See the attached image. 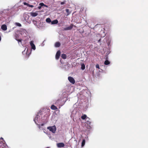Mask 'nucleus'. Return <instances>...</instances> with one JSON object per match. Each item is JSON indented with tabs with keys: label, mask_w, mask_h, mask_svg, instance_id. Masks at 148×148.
<instances>
[{
	"label": "nucleus",
	"mask_w": 148,
	"mask_h": 148,
	"mask_svg": "<svg viewBox=\"0 0 148 148\" xmlns=\"http://www.w3.org/2000/svg\"><path fill=\"white\" fill-rule=\"evenodd\" d=\"M47 129L49 130L51 132L53 133H54L56 130V127L55 125L53 126L48 127Z\"/></svg>",
	"instance_id": "1"
},
{
	"label": "nucleus",
	"mask_w": 148,
	"mask_h": 148,
	"mask_svg": "<svg viewBox=\"0 0 148 148\" xmlns=\"http://www.w3.org/2000/svg\"><path fill=\"white\" fill-rule=\"evenodd\" d=\"M5 141L3 140V138H0V146L3 148L5 145Z\"/></svg>",
	"instance_id": "2"
},
{
	"label": "nucleus",
	"mask_w": 148,
	"mask_h": 148,
	"mask_svg": "<svg viewBox=\"0 0 148 148\" xmlns=\"http://www.w3.org/2000/svg\"><path fill=\"white\" fill-rule=\"evenodd\" d=\"M68 79L70 82L74 84L75 83V81L74 78L71 76H69L68 77Z\"/></svg>",
	"instance_id": "3"
},
{
	"label": "nucleus",
	"mask_w": 148,
	"mask_h": 148,
	"mask_svg": "<svg viewBox=\"0 0 148 148\" xmlns=\"http://www.w3.org/2000/svg\"><path fill=\"white\" fill-rule=\"evenodd\" d=\"M60 50L58 51L56 54V59H58L59 58L60 55Z\"/></svg>",
	"instance_id": "4"
},
{
	"label": "nucleus",
	"mask_w": 148,
	"mask_h": 148,
	"mask_svg": "<svg viewBox=\"0 0 148 148\" xmlns=\"http://www.w3.org/2000/svg\"><path fill=\"white\" fill-rule=\"evenodd\" d=\"M38 11H36L35 12H31L30 13L31 16L32 17H35L38 15Z\"/></svg>",
	"instance_id": "5"
},
{
	"label": "nucleus",
	"mask_w": 148,
	"mask_h": 148,
	"mask_svg": "<svg viewBox=\"0 0 148 148\" xmlns=\"http://www.w3.org/2000/svg\"><path fill=\"white\" fill-rule=\"evenodd\" d=\"M73 26V25L72 24H71L69 26L64 28V29L65 30H71L72 29Z\"/></svg>",
	"instance_id": "6"
},
{
	"label": "nucleus",
	"mask_w": 148,
	"mask_h": 148,
	"mask_svg": "<svg viewBox=\"0 0 148 148\" xmlns=\"http://www.w3.org/2000/svg\"><path fill=\"white\" fill-rule=\"evenodd\" d=\"M57 146L58 147H63L64 146V144L63 143H60L57 144Z\"/></svg>",
	"instance_id": "7"
},
{
	"label": "nucleus",
	"mask_w": 148,
	"mask_h": 148,
	"mask_svg": "<svg viewBox=\"0 0 148 148\" xmlns=\"http://www.w3.org/2000/svg\"><path fill=\"white\" fill-rule=\"evenodd\" d=\"M30 44L32 47V49L34 50H35L36 49V47L33 43V41H31L30 42Z\"/></svg>",
	"instance_id": "8"
},
{
	"label": "nucleus",
	"mask_w": 148,
	"mask_h": 148,
	"mask_svg": "<svg viewBox=\"0 0 148 148\" xmlns=\"http://www.w3.org/2000/svg\"><path fill=\"white\" fill-rule=\"evenodd\" d=\"M1 29L3 31L6 30L7 29V26L5 24L2 25L1 26Z\"/></svg>",
	"instance_id": "9"
},
{
	"label": "nucleus",
	"mask_w": 148,
	"mask_h": 148,
	"mask_svg": "<svg viewBox=\"0 0 148 148\" xmlns=\"http://www.w3.org/2000/svg\"><path fill=\"white\" fill-rule=\"evenodd\" d=\"M61 45L60 43L59 42H56L55 45V46L56 47H59Z\"/></svg>",
	"instance_id": "10"
},
{
	"label": "nucleus",
	"mask_w": 148,
	"mask_h": 148,
	"mask_svg": "<svg viewBox=\"0 0 148 148\" xmlns=\"http://www.w3.org/2000/svg\"><path fill=\"white\" fill-rule=\"evenodd\" d=\"M51 108L53 110H56L58 109L54 105H52L51 106Z\"/></svg>",
	"instance_id": "11"
},
{
	"label": "nucleus",
	"mask_w": 148,
	"mask_h": 148,
	"mask_svg": "<svg viewBox=\"0 0 148 148\" xmlns=\"http://www.w3.org/2000/svg\"><path fill=\"white\" fill-rule=\"evenodd\" d=\"M58 23V21L57 20H55L51 22V24H55Z\"/></svg>",
	"instance_id": "12"
},
{
	"label": "nucleus",
	"mask_w": 148,
	"mask_h": 148,
	"mask_svg": "<svg viewBox=\"0 0 148 148\" xmlns=\"http://www.w3.org/2000/svg\"><path fill=\"white\" fill-rule=\"evenodd\" d=\"M39 5H40L41 7H42L43 6H45L47 8L48 7V6L45 5L43 3H39Z\"/></svg>",
	"instance_id": "13"
},
{
	"label": "nucleus",
	"mask_w": 148,
	"mask_h": 148,
	"mask_svg": "<svg viewBox=\"0 0 148 148\" xmlns=\"http://www.w3.org/2000/svg\"><path fill=\"white\" fill-rule=\"evenodd\" d=\"M61 57L63 59H66V56L65 54H62L61 55Z\"/></svg>",
	"instance_id": "14"
},
{
	"label": "nucleus",
	"mask_w": 148,
	"mask_h": 148,
	"mask_svg": "<svg viewBox=\"0 0 148 148\" xmlns=\"http://www.w3.org/2000/svg\"><path fill=\"white\" fill-rule=\"evenodd\" d=\"M110 64V62L108 60H106L104 62V64L106 65H108Z\"/></svg>",
	"instance_id": "15"
},
{
	"label": "nucleus",
	"mask_w": 148,
	"mask_h": 148,
	"mask_svg": "<svg viewBox=\"0 0 148 148\" xmlns=\"http://www.w3.org/2000/svg\"><path fill=\"white\" fill-rule=\"evenodd\" d=\"M60 99H58L57 100L56 102L55 103V104L56 105H60Z\"/></svg>",
	"instance_id": "16"
},
{
	"label": "nucleus",
	"mask_w": 148,
	"mask_h": 148,
	"mask_svg": "<svg viewBox=\"0 0 148 148\" xmlns=\"http://www.w3.org/2000/svg\"><path fill=\"white\" fill-rule=\"evenodd\" d=\"M87 117V116L86 114H84L81 116V118L83 120L85 119Z\"/></svg>",
	"instance_id": "17"
},
{
	"label": "nucleus",
	"mask_w": 148,
	"mask_h": 148,
	"mask_svg": "<svg viewBox=\"0 0 148 148\" xmlns=\"http://www.w3.org/2000/svg\"><path fill=\"white\" fill-rule=\"evenodd\" d=\"M85 140L84 139L83 140L82 143V147H83L85 145Z\"/></svg>",
	"instance_id": "18"
},
{
	"label": "nucleus",
	"mask_w": 148,
	"mask_h": 148,
	"mask_svg": "<svg viewBox=\"0 0 148 148\" xmlns=\"http://www.w3.org/2000/svg\"><path fill=\"white\" fill-rule=\"evenodd\" d=\"M46 21L48 23H50L51 22V19L49 18H47L46 20Z\"/></svg>",
	"instance_id": "19"
},
{
	"label": "nucleus",
	"mask_w": 148,
	"mask_h": 148,
	"mask_svg": "<svg viewBox=\"0 0 148 148\" xmlns=\"http://www.w3.org/2000/svg\"><path fill=\"white\" fill-rule=\"evenodd\" d=\"M81 69L82 70H84L85 69V65L84 64H83L81 65Z\"/></svg>",
	"instance_id": "20"
},
{
	"label": "nucleus",
	"mask_w": 148,
	"mask_h": 148,
	"mask_svg": "<svg viewBox=\"0 0 148 148\" xmlns=\"http://www.w3.org/2000/svg\"><path fill=\"white\" fill-rule=\"evenodd\" d=\"M15 24L16 25L19 27H21V25L20 23H15Z\"/></svg>",
	"instance_id": "21"
},
{
	"label": "nucleus",
	"mask_w": 148,
	"mask_h": 148,
	"mask_svg": "<svg viewBox=\"0 0 148 148\" xmlns=\"http://www.w3.org/2000/svg\"><path fill=\"white\" fill-rule=\"evenodd\" d=\"M66 12L67 13V15H69L70 13L69 10V9H66Z\"/></svg>",
	"instance_id": "22"
},
{
	"label": "nucleus",
	"mask_w": 148,
	"mask_h": 148,
	"mask_svg": "<svg viewBox=\"0 0 148 148\" xmlns=\"http://www.w3.org/2000/svg\"><path fill=\"white\" fill-rule=\"evenodd\" d=\"M96 67L97 68L99 69V65L98 64H96Z\"/></svg>",
	"instance_id": "23"
},
{
	"label": "nucleus",
	"mask_w": 148,
	"mask_h": 148,
	"mask_svg": "<svg viewBox=\"0 0 148 148\" xmlns=\"http://www.w3.org/2000/svg\"><path fill=\"white\" fill-rule=\"evenodd\" d=\"M16 39L18 42H21V41H22V40L21 39H17V38H16Z\"/></svg>",
	"instance_id": "24"
},
{
	"label": "nucleus",
	"mask_w": 148,
	"mask_h": 148,
	"mask_svg": "<svg viewBox=\"0 0 148 148\" xmlns=\"http://www.w3.org/2000/svg\"><path fill=\"white\" fill-rule=\"evenodd\" d=\"M28 6L30 7H31V8H33L34 7L33 5H30L29 4L28 5Z\"/></svg>",
	"instance_id": "25"
},
{
	"label": "nucleus",
	"mask_w": 148,
	"mask_h": 148,
	"mask_svg": "<svg viewBox=\"0 0 148 148\" xmlns=\"http://www.w3.org/2000/svg\"><path fill=\"white\" fill-rule=\"evenodd\" d=\"M38 119V117H36L34 119V122H35V123H36V120H37Z\"/></svg>",
	"instance_id": "26"
},
{
	"label": "nucleus",
	"mask_w": 148,
	"mask_h": 148,
	"mask_svg": "<svg viewBox=\"0 0 148 148\" xmlns=\"http://www.w3.org/2000/svg\"><path fill=\"white\" fill-rule=\"evenodd\" d=\"M24 5H27V6H28V5H29L28 3H26V2H24Z\"/></svg>",
	"instance_id": "27"
},
{
	"label": "nucleus",
	"mask_w": 148,
	"mask_h": 148,
	"mask_svg": "<svg viewBox=\"0 0 148 148\" xmlns=\"http://www.w3.org/2000/svg\"><path fill=\"white\" fill-rule=\"evenodd\" d=\"M65 2L63 1V2H61V5H63L64 4H65Z\"/></svg>",
	"instance_id": "28"
},
{
	"label": "nucleus",
	"mask_w": 148,
	"mask_h": 148,
	"mask_svg": "<svg viewBox=\"0 0 148 148\" xmlns=\"http://www.w3.org/2000/svg\"><path fill=\"white\" fill-rule=\"evenodd\" d=\"M41 7H42L40 5L39 6H38V8L39 9H40L41 8Z\"/></svg>",
	"instance_id": "29"
},
{
	"label": "nucleus",
	"mask_w": 148,
	"mask_h": 148,
	"mask_svg": "<svg viewBox=\"0 0 148 148\" xmlns=\"http://www.w3.org/2000/svg\"><path fill=\"white\" fill-rule=\"evenodd\" d=\"M43 124H42V126H43Z\"/></svg>",
	"instance_id": "30"
},
{
	"label": "nucleus",
	"mask_w": 148,
	"mask_h": 148,
	"mask_svg": "<svg viewBox=\"0 0 148 148\" xmlns=\"http://www.w3.org/2000/svg\"><path fill=\"white\" fill-rule=\"evenodd\" d=\"M88 123H90V122H89V123H88Z\"/></svg>",
	"instance_id": "31"
}]
</instances>
